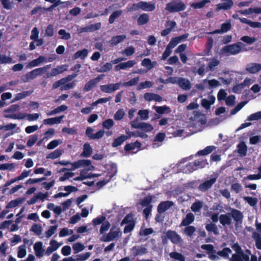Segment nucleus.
I'll return each mask as SVG.
<instances>
[{"label": "nucleus", "instance_id": "nucleus-1", "mask_svg": "<svg viewBox=\"0 0 261 261\" xmlns=\"http://www.w3.org/2000/svg\"><path fill=\"white\" fill-rule=\"evenodd\" d=\"M245 46V44L241 42H238L232 44L226 45L221 49V52L223 54L229 55H236L240 53L242 49V47Z\"/></svg>", "mask_w": 261, "mask_h": 261}, {"label": "nucleus", "instance_id": "nucleus-2", "mask_svg": "<svg viewBox=\"0 0 261 261\" xmlns=\"http://www.w3.org/2000/svg\"><path fill=\"white\" fill-rule=\"evenodd\" d=\"M50 66V65H49L43 67L36 68L32 70L30 72H28L22 77V80L23 82L26 83L28 82L31 80H33L34 79L36 78V76L41 75L43 73L45 72Z\"/></svg>", "mask_w": 261, "mask_h": 261}, {"label": "nucleus", "instance_id": "nucleus-3", "mask_svg": "<svg viewBox=\"0 0 261 261\" xmlns=\"http://www.w3.org/2000/svg\"><path fill=\"white\" fill-rule=\"evenodd\" d=\"M186 9V6L184 3L181 2L176 3L174 1L167 4L165 8V9L170 13L182 11Z\"/></svg>", "mask_w": 261, "mask_h": 261}, {"label": "nucleus", "instance_id": "nucleus-4", "mask_svg": "<svg viewBox=\"0 0 261 261\" xmlns=\"http://www.w3.org/2000/svg\"><path fill=\"white\" fill-rule=\"evenodd\" d=\"M229 214L230 217H231L235 221V226L236 227L242 224L244 216L240 211L235 208H232Z\"/></svg>", "mask_w": 261, "mask_h": 261}, {"label": "nucleus", "instance_id": "nucleus-5", "mask_svg": "<svg viewBox=\"0 0 261 261\" xmlns=\"http://www.w3.org/2000/svg\"><path fill=\"white\" fill-rule=\"evenodd\" d=\"M116 228V227L113 226L110 229V232L106 236H103L101 237V241L105 242H110L118 237L120 231L119 228H117L116 230H114Z\"/></svg>", "mask_w": 261, "mask_h": 261}, {"label": "nucleus", "instance_id": "nucleus-6", "mask_svg": "<svg viewBox=\"0 0 261 261\" xmlns=\"http://www.w3.org/2000/svg\"><path fill=\"white\" fill-rule=\"evenodd\" d=\"M166 237L174 244H178L182 242L180 236L174 230H168L166 232Z\"/></svg>", "mask_w": 261, "mask_h": 261}, {"label": "nucleus", "instance_id": "nucleus-7", "mask_svg": "<svg viewBox=\"0 0 261 261\" xmlns=\"http://www.w3.org/2000/svg\"><path fill=\"white\" fill-rule=\"evenodd\" d=\"M121 83H117L115 84H110L108 85H103L100 86V89L101 91L107 93H111L120 89Z\"/></svg>", "mask_w": 261, "mask_h": 261}, {"label": "nucleus", "instance_id": "nucleus-8", "mask_svg": "<svg viewBox=\"0 0 261 261\" xmlns=\"http://www.w3.org/2000/svg\"><path fill=\"white\" fill-rule=\"evenodd\" d=\"M102 79L101 75H98L96 78L90 80L85 85L83 90L85 92H88L94 87Z\"/></svg>", "mask_w": 261, "mask_h": 261}, {"label": "nucleus", "instance_id": "nucleus-9", "mask_svg": "<svg viewBox=\"0 0 261 261\" xmlns=\"http://www.w3.org/2000/svg\"><path fill=\"white\" fill-rule=\"evenodd\" d=\"M173 205V202L171 201H164L160 203L157 207L158 213L162 214L169 210Z\"/></svg>", "mask_w": 261, "mask_h": 261}, {"label": "nucleus", "instance_id": "nucleus-10", "mask_svg": "<svg viewBox=\"0 0 261 261\" xmlns=\"http://www.w3.org/2000/svg\"><path fill=\"white\" fill-rule=\"evenodd\" d=\"M217 177L211 178L203 183L199 185L198 187L199 190L201 191H206L212 187L213 185L216 181Z\"/></svg>", "mask_w": 261, "mask_h": 261}, {"label": "nucleus", "instance_id": "nucleus-11", "mask_svg": "<svg viewBox=\"0 0 261 261\" xmlns=\"http://www.w3.org/2000/svg\"><path fill=\"white\" fill-rule=\"evenodd\" d=\"M231 28V25L230 22H225L222 24L221 29L215 30L212 32H207V34L214 35L216 34H221L223 33L227 32L229 30H230Z\"/></svg>", "mask_w": 261, "mask_h": 261}, {"label": "nucleus", "instance_id": "nucleus-12", "mask_svg": "<svg viewBox=\"0 0 261 261\" xmlns=\"http://www.w3.org/2000/svg\"><path fill=\"white\" fill-rule=\"evenodd\" d=\"M141 147V143L138 141H136L135 142H132L130 143L126 144L124 147V150L126 152H128L129 151H133L135 149H137V151L134 152V153H136L140 149Z\"/></svg>", "mask_w": 261, "mask_h": 261}, {"label": "nucleus", "instance_id": "nucleus-13", "mask_svg": "<svg viewBox=\"0 0 261 261\" xmlns=\"http://www.w3.org/2000/svg\"><path fill=\"white\" fill-rule=\"evenodd\" d=\"M222 3H220L217 5V10H228L233 6V3L232 0H221Z\"/></svg>", "mask_w": 261, "mask_h": 261}, {"label": "nucleus", "instance_id": "nucleus-14", "mask_svg": "<svg viewBox=\"0 0 261 261\" xmlns=\"http://www.w3.org/2000/svg\"><path fill=\"white\" fill-rule=\"evenodd\" d=\"M245 70L250 73H256L261 70V64L255 63L248 64Z\"/></svg>", "mask_w": 261, "mask_h": 261}, {"label": "nucleus", "instance_id": "nucleus-15", "mask_svg": "<svg viewBox=\"0 0 261 261\" xmlns=\"http://www.w3.org/2000/svg\"><path fill=\"white\" fill-rule=\"evenodd\" d=\"M34 249L37 257L41 258L43 256L45 250L43 248V244L41 242L35 243L34 245Z\"/></svg>", "mask_w": 261, "mask_h": 261}, {"label": "nucleus", "instance_id": "nucleus-16", "mask_svg": "<svg viewBox=\"0 0 261 261\" xmlns=\"http://www.w3.org/2000/svg\"><path fill=\"white\" fill-rule=\"evenodd\" d=\"M194 220L195 216L194 214L192 213H189L186 215V217L182 219L179 226L181 227L189 226L194 222Z\"/></svg>", "mask_w": 261, "mask_h": 261}, {"label": "nucleus", "instance_id": "nucleus-17", "mask_svg": "<svg viewBox=\"0 0 261 261\" xmlns=\"http://www.w3.org/2000/svg\"><path fill=\"white\" fill-rule=\"evenodd\" d=\"M136 63V62L135 60H129L126 62L121 63L117 65L115 67V69L116 71L124 70L127 68L133 67Z\"/></svg>", "mask_w": 261, "mask_h": 261}, {"label": "nucleus", "instance_id": "nucleus-18", "mask_svg": "<svg viewBox=\"0 0 261 261\" xmlns=\"http://www.w3.org/2000/svg\"><path fill=\"white\" fill-rule=\"evenodd\" d=\"M219 221L223 226L230 225L231 224V218L230 214L220 215L219 216Z\"/></svg>", "mask_w": 261, "mask_h": 261}, {"label": "nucleus", "instance_id": "nucleus-19", "mask_svg": "<svg viewBox=\"0 0 261 261\" xmlns=\"http://www.w3.org/2000/svg\"><path fill=\"white\" fill-rule=\"evenodd\" d=\"M130 136H127L125 135H121L118 138L114 139L112 144L113 147H117L123 144L124 142L129 139Z\"/></svg>", "mask_w": 261, "mask_h": 261}, {"label": "nucleus", "instance_id": "nucleus-20", "mask_svg": "<svg viewBox=\"0 0 261 261\" xmlns=\"http://www.w3.org/2000/svg\"><path fill=\"white\" fill-rule=\"evenodd\" d=\"M141 9L145 11H153L155 9V5L154 3H147L146 2H140Z\"/></svg>", "mask_w": 261, "mask_h": 261}, {"label": "nucleus", "instance_id": "nucleus-21", "mask_svg": "<svg viewBox=\"0 0 261 261\" xmlns=\"http://www.w3.org/2000/svg\"><path fill=\"white\" fill-rule=\"evenodd\" d=\"M237 152L241 156L244 157L246 155L247 151V146L243 141L241 142L237 145Z\"/></svg>", "mask_w": 261, "mask_h": 261}, {"label": "nucleus", "instance_id": "nucleus-22", "mask_svg": "<svg viewBox=\"0 0 261 261\" xmlns=\"http://www.w3.org/2000/svg\"><path fill=\"white\" fill-rule=\"evenodd\" d=\"M152 109L160 115H162L165 113L168 114L171 112L170 108L166 105L163 106H153Z\"/></svg>", "mask_w": 261, "mask_h": 261}, {"label": "nucleus", "instance_id": "nucleus-23", "mask_svg": "<svg viewBox=\"0 0 261 261\" xmlns=\"http://www.w3.org/2000/svg\"><path fill=\"white\" fill-rule=\"evenodd\" d=\"M63 117L64 116H61L59 117L46 119L43 120V123L44 124L46 125H53L55 124H58L62 121Z\"/></svg>", "mask_w": 261, "mask_h": 261}, {"label": "nucleus", "instance_id": "nucleus-24", "mask_svg": "<svg viewBox=\"0 0 261 261\" xmlns=\"http://www.w3.org/2000/svg\"><path fill=\"white\" fill-rule=\"evenodd\" d=\"M45 58L40 56L38 58L30 61L27 65V68H32L38 66L41 63L45 61Z\"/></svg>", "mask_w": 261, "mask_h": 261}, {"label": "nucleus", "instance_id": "nucleus-25", "mask_svg": "<svg viewBox=\"0 0 261 261\" xmlns=\"http://www.w3.org/2000/svg\"><path fill=\"white\" fill-rule=\"evenodd\" d=\"M92 153V148L88 143H85L83 146V151L81 156L85 158L89 157Z\"/></svg>", "mask_w": 261, "mask_h": 261}, {"label": "nucleus", "instance_id": "nucleus-26", "mask_svg": "<svg viewBox=\"0 0 261 261\" xmlns=\"http://www.w3.org/2000/svg\"><path fill=\"white\" fill-rule=\"evenodd\" d=\"M154 198V196L148 195L145 197L143 199L140 201V204L142 207H148L149 206H152L151 203L152 201V199Z\"/></svg>", "mask_w": 261, "mask_h": 261}, {"label": "nucleus", "instance_id": "nucleus-27", "mask_svg": "<svg viewBox=\"0 0 261 261\" xmlns=\"http://www.w3.org/2000/svg\"><path fill=\"white\" fill-rule=\"evenodd\" d=\"M178 85L182 89L188 90L191 88L190 81L185 78L180 77L178 82Z\"/></svg>", "mask_w": 261, "mask_h": 261}, {"label": "nucleus", "instance_id": "nucleus-28", "mask_svg": "<svg viewBox=\"0 0 261 261\" xmlns=\"http://www.w3.org/2000/svg\"><path fill=\"white\" fill-rule=\"evenodd\" d=\"M88 54V50L86 48H84L83 49L78 50L77 52H76L73 56V59L74 60L79 58H81V59H84L87 57Z\"/></svg>", "mask_w": 261, "mask_h": 261}, {"label": "nucleus", "instance_id": "nucleus-29", "mask_svg": "<svg viewBox=\"0 0 261 261\" xmlns=\"http://www.w3.org/2000/svg\"><path fill=\"white\" fill-rule=\"evenodd\" d=\"M252 237L255 242L256 247L261 250V234L257 231L253 232Z\"/></svg>", "mask_w": 261, "mask_h": 261}, {"label": "nucleus", "instance_id": "nucleus-30", "mask_svg": "<svg viewBox=\"0 0 261 261\" xmlns=\"http://www.w3.org/2000/svg\"><path fill=\"white\" fill-rule=\"evenodd\" d=\"M117 172V168L115 164H112L110 165L108 169L107 176L109 177V179L111 180L112 178L116 175Z\"/></svg>", "mask_w": 261, "mask_h": 261}, {"label": "nucleus", "instance_id": "nucleus-31", "mask_svg": "<svg viewBox=\"0 0 261 261\" xmlns=\"http://www.w3.org/2000/svg\"><path fill=\"white\" fill-rule=\"evenodd\" d=\"M216 149L214 146H208L204 149L200 150L197 152L198 155H206L211 153L214 150Z\"/></svg>", "mask_w": 261, "mask_h": 261}, {"label": "nucleus", "instance_id": "nucleus-32", "mask_svg": "<svg viewBox=\"0 0 261 261\" xmlns=\"http://www.w3.org/2000/svg\"><path fill=\"white\" fill-rule=\"evenodd\" d=\"M125 38L126 36L124 35H117L113 37L110 41V42L112 45H115L123 41Z\"/></svg>", "mask_w": 261, "mask_h": 261}, {"label": "nucleus", "instance_id": "nucleus-33", "mask_svg": "<svg viewBox=\"0 0 261 261\" xmlns=\"http://www.w3.org/2000/svg\"><path fill=\"white\" fill-rule=\"evenodd\" d=\"M205 229L208 232H213L214 234H219V229L214 223H211L205 225Z\"/></svg>", "mask_w": 261, "mask_h": 261}, {"label": "nucleus", "instance_id": "nucleus-34", "mask_svg": "<svg viewBox=\"0 0 261 261\" xmlns=\"http://www.w3.org/2000/svg\"><path fill=\"white\" fill-rule=\"evenodd\" d=\"M149 20V17L147 14H141L137 19V23L139 25H142L147 23Z\"/></svg>", "mask_w": 261, "mask_h": 261}, {"label": "nucleus", "instance_id": "nucleus-35", "mask_svg": "<svg viewBox=\"0 0 261 261\" xmlns=\"http://www.w3.org/2000/svg\"><path fill=\"white\" fill-rule=\"evenodd\" d=\"M23 200L24 199L22 198H18L15 200H11L7 204L6 207L7 209L15 207L17 206H18L19 204L22 203L23 201Z\"/></svg>", "mask_w": 261, "mask_h": 261}, {"label": "nucleus", "instance_id": "nucleus-36", "mask_svg": "<svg viewBox=\"0 0 261 261\" xmlns=\"http://www.w3.org/2000/svg\"><path fill=\"white\" fill-rule=\"evenodd\" d=\"M132 250L134 251L135 256L143 255L147 252L146 248L143 246H134Z\"/></svg>", "mask_w": 261, "mask_h": 261}, {"label": "nucleus", "instance_id": "nucleus-37", "mask_svg": "<svg viewBox=\"0 0 261 261\" xmlns=\"http://www.w3.org/2000/svg\"><path fill=\"white\" fill-rule=\"evenodd\" d=\"M193 162L194 166L196 168V170L199 168H203L205 167L206 165H208V163L206 161L204 160H195Z\"/></svg>", "mask_w": 261, "mask_h": 261}, {"label": "nucleus", "instance_id": "nucleus-38", "mask_svg": "<svg viewBox=\"0 0 261 261\" xmlns=\"http://www.w3.org/2000/svg\"><path fill=\"white\" fill-rule=\"evenodd\" d=\"M210 3V0H202L200 2H196V3H193L191 5V7L195 9H201L203 8L206 4L207 3Z\"/></svg>", "mask_w": 261, "mask_h": 261}, {"label": "nucleus", "instance_id": "nucleus-39", "mask_svg": "<svg viewBox=\"0 0 261 261\" xmlns=\"http://www.w3.org/2000/svg\"><path fill=\"white\" fill-rule=\"evenodd\" d=\"M219 64L220 61L216 58H213L208 63L207 68L210 70L214 71L215 70V68L218 66Z\"/></svg>", "mask_w": 261, "mask_h": 261}, {"label": "nucleus", "instance_id": "nucleus-40", "mask_svg": "<svg viewBox=\"0 0 261 261\" xmlns=\"http://www.w3.org/2000/svg\"><path fill=\"white\" fill-rule=\"evenodd\" d=\"M62 150L57 149L48 154L46 156V158L51 159H57L62 155Z\"/></svg>", "mask_w": 261, "mask_h": 261}, {"label": "nucleus", "instance_id": "nucleus-41", "mask_svg": "<svg viewBox=\"0 0 261 261\" xmlns=\"http://www.w3.org/2000/svg\"><path fill=\"white\" fill-rule=\"evenodd\" d=\"M133 215L132 213L127 214L123 218L121 222V225L126 224H130L132 223H135V221L133 219Z\"/></svg>", "mask_w": 261, "mask_h": 261}, {"label": "nucleus", "instance_id": "nucleus-42", "mask_svg": "<svg viewBox=\"0 0 261 261\" xmlns=\"http://www.w3.org/2000/svg\"><path fill=\"white\" fill-rule=\"evenodd\" d=\"M214 43V40L212 37H208L207 39L206 42L205 43V51L206 54H208L211 51Z\"/></svg>", "mask_w": 261, "mask_h": 261}, {"label": "nucleus", "instance_id": "nucleus-43", "mask_svg": "<svg viewBox=\"0 0 261 261\" xmlns=\"http://www.w3.org/2000/svg\"><path fill=\"white\" fill-rule=\"evenodd\" d=\"M180 77H169L166 80L160 79V82L164 84H167L168 83L171 84H178Z\"/></svg>", "mask_w": 261, "mask_h": 261}, {"label": "nucleus", "instance_id": "nucleus-44", "mask_svg": "<svg viewBox=\"0 0 261 261\" xmlns=\"http://www.w3.org/2000/svg\"><path fill=\"white\" fill-rule=\"evenodd\" d=\"M170 257L179 261H185V256L177 252H172L169 254Z\"/></svg>", "mask_w": 261, "mask_h": 261}, {"label": "nucleus", "instance_id": "nucleus-45", "mask_svg": "<svg viewBox=\"0 0 261 261\" xmlns=\"http://www.w3.org/2000/svg\"><path fill=\"white\" fill-rule=\"evenodd\" d=\"M196 228L194 226L189 225L186 226L184 228L185 234L188 237H192L194 233L196 231Z\"/></svg>", "mask_w": 261, "mask_h": 261}, {"label": "nucleus", "instance_id": "nucleus-46", "mask_svg": "<svg viewBox=\"0 0 261 261\" xmlns=\"http://www.w3.org/2000/svg\"><path fill=\"white\" fill-rule=\"evenodd\" d=\"M244 200L246 201L251 206H255L258 202V199L256 197L245 196Z\"/></svg>", "mask_w": 261, "mask_h": 261}, {"label": "nucleus", "instance_id": "nucleus-47", "mask_svg": "<svg viewBox=\"0 0 261 261\" xmlns=\"http://www.w3.org/2000/svg\"><path fill=\"white\" fill-rule=\"evenodd\" d=\"M232 252L231 250L228 247L224 248L222 250L218 251L217 254L224 258H228L229 254Z\"/></svg>", "mask_w": 261, "mask_h": 261}, {"label": "nucleus", "instance_id": "nucleus-48", "mask_svg": "<svg viewBox=\"0 0 261 261\" xmlns=\"http://www.w3.org/2000/svg\"><path fill=\"white\" fill-rule=\"evenodd\" d=\"M122 14L121 10H117L113 12L109 17V22L110 23H113L115 19L119 17Z\"/></svg>", "mask_w": 261, "mask_h": 261}, {"label": "nucleus", "instance_id": "nucleus-49", "mask_svg": "<svg viewBox=\"0 0 261 261\" xmlns=\"http://www.w3.org/2000/svg\"><path fill=\"white\" fill-rule=\"evenodd\" d=\"M193 162L189 163L185 165L183 168L184 172L187 174L191 173L196 170L195 167L194 166Z\"/></svg>", "mask_w": 261, "mask_h": 261}, {"label": "nucleus", "instance_id": "nucleus-50", "mask_svg": "<svg viewBox=\"0 0 261 261\" xmlns=\"http://www.w3.org/2000/svg\"><path fill=\"white\" fill-rule=\"evenodd\" d=\"M138 126L145 132H151L153 129L151 124L145 122H141L140 125Z\"/></svg>", "mask_w": 261, "mask_h": 261}, {"label": "nucleus", "instance_id": "nucleus-51", "mask_svg": "<svg viewBox=\"0 0 261 261\" xmlns=\"http://www.w3.org/2000/svg\"><path fill=\"white\" fill-rule=\"evenodd\" d=\"M141 65L146 67L148 70L151 69L154 66V64L148 58L144 59L142 61Z\"/></svg>", "mask_w": 261, "mask_h": 261}, {"label": "nucleus", "instance_id": "nucleus-52", "mask_svg": "<svg viewBox=\"0 0 261 261\" xmlns=\"http://www.w3.org/2000/svg\"><path fill=\"white\" fill-rule=\"evenodd\" d=\"M112 68V65L110 63H106L101 66L99 69H97V71L99 72H106L111 70Z\"/></svg>", "mask_w": 261, "mask_h": 261}, {"label": "nucleus", "instance_id": "nucleus-53", "mask_svg": "<svg viewBox=\"0 0 261 261\" xmlns=\"http://www.w3.org/2000/svg\"><path fill=\"white\" fill-rule=\"evenodd\" d=\"M27 254L26 246L25 245H22L18 247V251L17 253V257L21 258L24 257Z\"/></svg>", "mask_w": 261, "mask_h": 261}, {"label": "nucleus", "instance_id": "nucleus-54", "mask_svg": "<svg viewBox=\"0 0 261 261\" xmlns=\"http://www.w3.org/2000/svg\"><path fill=\"white\" fill-rule=\"evenodd\" d=\"M243 189L242 185L238 182L232 184L231 185L230 190L236 194L239 193Z\"/></svg>", "mask_w": 261, "mask_h": 261}, {"label": "nucleus", "instance_id": "nucleus-55", "mask_svg": "<svg viewBox=\"0 0 261 261\" xmlns=\"http://www.w3.org/2000/svg\"><path fill=\"white\" fill-rule=\"evenodd\" d=\"M31 231L34 232L36 235L40 236L41 234L42 228L40 225L34 224L31 227Z\"/></svg>", "mask_w": 261, "mask_h": 261}, {"label": "nucleus", "instance_id": "nucleus-56", "mask_svg": "<svg viewBox=\"0 0 261 261\" xmlns=\"http://www.w3.org/2000/svg\"><path fill=\"white\" fill-rule=\"evenodd\" d=\"M72 248L74 250V253H77L83 251L85 247L82 243L77 242L72 245Z\"/></svg>", "mask_w": 261, "mask_h": 261}, {"label": "nucleus", "instance_id": "nucleus-57", "mask_svg": "<svg viewBox=\"0 0 261 261\" xmlns=\"http://www.w3.org/2000/svg\"><path fill=\"white\" fill-rule=\"evenodd\" d=\"M62 67L59 66L57 68H53L49 73L47 74V77H49L50 76H54L58 74H59L62 72Z\"/></svg>", "mask_w": 261, "mask_h": 261}, {"label": "nucleus", "instance_id": "nucleus-58", "mask_svg": "<svg viewBox=\"0 0 261 261\" xmlns=\"http://www.w3.org/2000/svg\"><path fill=\"white\" fill-rule=\"evenodd\" d=\"M202 207V203L200 201H197L194 202L191 207V210L194 212H198Z\"/></svg>", "mask_w": 261, "mask_h": 261}, {"label": "nucleus", "instance_id": "nucleus-59", "mask_svg": "<svg viewBox=\"0 0 261 261\" xmlns=\"http://www.w3.org/2000/svg\"><path fill=\"white\" fill-rule=\"evenodd\" d=\"M259 119H261V111L252 114L247 118L248 121L258 120Z\"/></svg>", "mask_w": 261, "mask_h": 261}, {"label": "nucleus", "instance_id": "nucleus-60", "mask_svg": "<svg viewBox=\"0 0 261 261\" xmlns=\"http://www.w3.org/2000/svg\"><path fill=\"white\" fill-rule=\"evenodd\" d=\"M57 225H53L50 226L48 229L45 232V236L47 238H50L51 236H53L56 231L57 229Z\"/></svg>", "mask_w": 261, "mask_h": 261}, {"label": "nucleus", "instance_id": "nucleus-61", "mask_svg": "<svg viewBox=\"0 0 261 261\" xmlns=\"http://www.w3.org/2000/svg\"><path fill=\"white\" fill-rule=\"evenodd\" d=\"M38 136L37 135H33L30 136L27 142V145L28 147H31L34 145L38 140Z\"/></svg>", "mask_w": 261, "mask_h": 261}, {"label": "nucleus", "instance_id": "nucleus-62", "mask_svg": "<svg viewBox=\"0 0 261 261\" xmlns=\"http://www.w3.org/2000/svg\"><path fill=\"white\" fill-rule=\"evenodd\" d=\"M111 226V224L108 221H105L103 223H102L100 228V233L101 234L105 232L108 230Z\"/></svg>", "mask_w": 261, "mask_h": 261}, {"label": "nucleus", "instance_id": "nucleus-63", "mask_svg": "<svg viewBox=\"0 0 261 261\" xmlns=\"http://www.w3.org/2000/svg\"><path fill=\"white\" fill-rule=\"evenodd\" d=\"M58 34L62 36L61 38L64 40H69L71 38V35L69 33L66 32L65 30L61 29L59 31Z\"/></svg>", "mask_w": 261, "mask_h": 261}, {"label": "nucleus", "instance_id": "nucleus-64", "mask_svg": "<svg viewBox=\"0 0 261 261\" xmlns=\"http://www.w3.org/2000/svg\"><path fill=\"white\" fill-rule=\"evenodd\" d=\"M114 124V121L112 119H108L103 121L102 126L105 128L110 129L113 127Z\"/></svg>", "mask_w": 261, "mask_h": 261}]
</instances>
